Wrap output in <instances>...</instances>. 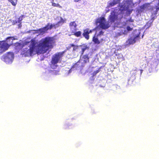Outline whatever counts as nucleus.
I'll list each match as a JSON object with an SVG mask.
<instances>
[{
	"instance_id": "cd10ccee",
	"label": "nucleus",
	"mask_w": 159,
	"mask_h": 159,
	"mask_svg": "<svg viewBox=\"0 0 159 159\" xmlns=\"http://www.w3.org/2000/svg\"><path fill=\"white\" fill-rule=\"evenodd\" d=\"M70 125H69L68 124H66L65 125V129H66Z\"/></svg>"
},
{
	"instance_id": "bb28decb",
	"label": "nucleus",
	"mask_w": 159,
	"mask_h": 159,
	"mask_svg": "<svg viewBox=\"0 0 159 159\" xmlns=\"http://www.w3.org/2000/svg\"><path fill=\"white\" fill-rule=\"evenodd\" d=\"M104 32L102 31H101L99 32V34L97 35V36H98L99 35L103 34Z\"/></svg>"
},
{
	"instance_id": "f257e3e1",
	"label": "nucleus",
	"mask_w": 159,
	"mask_h": 159,
	"mask_svg": "<svg viewBox=\"0 0 159 159\" xmlns=\"http://www.w3.org/2000/svg\"><path fill=\"white\" fill-rule=\"evenodd\" d=\"M52 39L50 37H46L42 39L36 46L37 53H45L49 48L53 47Z\"/></svg>"
},
{
	"instance_id": "7ed1b4c3",
	"label": "nucleus",
	"mask_w": 159,
	"mask_h": 159,
	"mask_svg": "<svg viewBox=\"0 0 159 159\" xmlns=\"http://www.w3.org/2000/svg\"><path fill=\"white\" fill-rule=\"evenodd\" d=\"M89 57L88 54H85L80 58V60L75 64L74 66L77 67H83L85 64L89 62Z\"/></svg>"
},
{
	"instance_id": "4be33fe9",
	"label": "nucleus",
	"mask_w": 159,
	"mask_h": 159,
	"mask_svg": "<svg viewBox=\"0 0 159 159\" xmlns=\"http://www.w3.org/2000/svg\"><path fill=\"white\" fill-rule=\"evenodd\" d=\"M100 71V68L98 70L94 71L92 74L93 76H94L96 75Z\"/></svg>"
},
{
	"instance_id": "b1692460",
	"label": "nucleus",
	"mask_w": 159,
	"mask_h": 159,
	"mask_svg": "<svg viewBox=\"0 0 159 159\" xmlns=\"http://www.w3.org/2000/svg\"><path fill=\"white\" fill-rule=\"evenodd\" d=\"M10 39H11L12 41L15 39L13 37H8L7 38V40Z\"/></svg>"
},
{
	"instance_id": "9b49d317",
	"label": "nucleus",
	"mask_w": 159,
	"mask_h": 159,
	"mask_svg": "<svg viewBox=\"0 0 159 159\" xmlns=\"http://www.w3.org/2000/svg\"><path fill=\"white\" fill-rule=\"evenodd\" d=\"M69 27L71 33L73 31H76L77 30V25L75 21L70 22L69 24Z\"/></svg>"
},
{
	"instance_id": "412c9836",
	"label": "nucleus",
	"mask_w": 159,
	"mask_h": 159,
	"mask_svg": "<svg viewBox=\"0 0 159 159\" xmlns=\"http://www.w3.org/2000/svg\"><path fill=\"white\" fill-rule=\"evenodd\" d=\"M51 3L52 4V6L53 7H59L60 8L62 7L59 3H55L53 1H52Z\"/></svg>"
},
{
	"instance_id": "a878e982",
	"label": "nucleus",
	"mask_w": 159,
	"mask_h": 159,
	"mask_svg": "<svg viewBox=\"0 0 159 159\" xmlns=\"http://www.w3.org/2000/svg\"><path fill=\"white\" fill-rule=\"evenodd\" d=\"M128 31H131L132 30V28H130L129 26H127L126 28Z\"/></svg>"
},
{
	"instance_id": "c756f323",
	"label": "nucleus",
	"mask_w": 159,
	"mask_h": 159,
	"mask_svg": "<svg viewBox=\"0 0 159 159\" xmlns=\"http://www.w3.org/2000/svg\"><path fill=\"white\" fill-rule=\"evenodd\" d=\"M92 30H89V29H88V32H89V34L90 33H92Z\"/></svg>"
},
{
	"instance_id": "2eb2a0df",
	"label": "nucleus",
	"mask_w": 159,
	"mask_h": 159,
	"mask_svg": "<svg viewBox=\"0 0 159 159\" xmlns=\"http://www.w3.org/2000/svg\"><path fill=\"white\" fill-rule=\"evenodd\" d=\"M72 47H73V51L75 52L78 51V50L79 49L80 46L78 45H75L73 44H69V48H70Z\"/></svg>"
},
{
	"instance_id": "4468645a",
	"label": "nucleus",
	"mask_w": 159,
	"mask_h": 159,
	"mask_svg": "<svg viewBox=\"0 0 159 159\" xmlns=\"http://www.w3.org/2000/svg\"><path fill=\"white\" fill-rule=\"evenodd\" d=\"M84 32L83 33V36L87 40H88L89 38V34L88 32V28L84 30Z\"/></svg>"
},
{
	"instance_id": "c85d7f7f",
	"label": "nucleus",
	"mask_w": 159,
	"mask_h": 159,
	"mask_svg": "<svg viewBox=\"0 0 159 159\" xmlns=\"http://www.w3.org/2000/svg\"><path fill=\"white\" fill-rule=\"evenodd\" d=\"M129 22H133L134 21V20H133L131 18H130V19L129 20Z\"/></svg>"
},
{
	"instance_id": "aec40b11",
	"label": "nucleus",
	"mask_w": 159,
	"mask_h": 159,
	"mask_svg": "<svg viewBox=\"0 0 159 159\" xmlns=\"http://www.w3.org/2000/svg\"><path fill=\"white\" fill-rule=\"evenodd\" d=\"M66 20H64L61 17L60 20L58 21L57 23L56 24V25H59V24L61 23V25H62L64 23L66 22Z\"/></svg>"
},
{
	"instance_id": "6e6552de",
	"label": "nucleus",
	"mask_w": 159,
	"mask_h": 159,
	"mask_svg": "<svg viewBox=\"0 0 159 159\" xmlns=\"http://www.w3.org/2000/svg\"><path fill=\"white\" fill-rule=\"evenodd\" d=\"M53 25L52 24H50L49 23H48V24L45 27L39 29L36 31L39 32L40 33L44 34L48 30H51L53 27Z\"/></svg>"
},
{
	"instance_id": "473e14b6",
	"label": "nucleus",
	"mask_w": 159,
	"mask_h": 159,
	"mask_svg": "<svg viewBox=\"0 0 159 159\" xmlns=\"http://www.w3.org/2000/svg\"><path fill=\"white\" fill-rule=\"evenodd\" d=\"M143 71V70H141V73Z\"/></svg>"
},
{
	"instance_id": "393cba45",
	"label": "nucleus",
	"mask_w": 159,
	"mask_h": 159,
	"mask_svg": "<svg viewBox=\"0 0 159 159\" xmlns=\"http://www.w3.org/2000/svg\"><path fill=\"white\" fill-rule=\"evenodd\" d=\"M53 72V73L55 75H57L58 74V73L59 72V71L58 70H54L52 71Z\"/></svg>"
},
{
	"instance_id": "f8f14e48",
	"label": "nucleus",
	"mask_w": 159,
	"mask_h": 159,
	"mask_svg": "<svg viewBox=\"0 0 159 159\" xmlns=\"http://www.w3.org/2000/svg\"><path fill=\"white\" fill-rule=\"evenodd\" d=\"M149 4L145 3L139 7L137 10V12L139 13H141L146 8H147Z\"/></svg>"
},
{
	"instance_id": "9d476101",
	"label": "nucleus",
	"mask_w": 159,
	"mask_h": 159,
	"mask_svg": "<svg viewBox=\"0 0 159 159\" xmlns=\"http://www.w3.org/2000/svg\"><path fill=\"white\" fill-rule=\"evenodd\" d=\"M117 18L115 12L112 11L111 12L110 15L109 16L108 21L111 23H114L117 19Z\"/></svg>"
},
{
	"instance_id": "2f4dec72",
	"label": "nucleus",
	"mask_w": 159,
	"mask_h": 159,
	"mask_svg": "<svg viewBox=\"0 0 159 159\" xmlns=\"http://www.w3.org/2000/svg\"><path fill=\"white\" fill-rule=\"evenodd\" d=\"M116 55L115 56H120V55H121V54H115Z\"/></svg>"
},
{
	"instance_id": "f704fd0d",
	"label": "nucleus",
	"mask_w": 159,
	"mask_h": 159,
	"mask_svg": "<svg viewBox=\"0 0 159 159\" xmlns=\"http://www.w3.org/2000/svg\"><path fill=\"white\" fill-rule=\"evenodd\" d=\"M114 53H116V52H114Z\"/></svg>"
},
{
	"instance_id": "5701e85b",
	"label": "nucleus",
	"mask_w": 159,
	"mask_h": 159,
	"mask_svg": "<svg viewBox=\"0 0 159 159\" xmlns=\"http://www.w3.org/2000/svg\"><path fill=\"white\" fill-rule=\"evenodd\" d=\"M24 17V16L23 15L20 16L18 18V22L20 23L21 21L23 20Z\"/></svg>"
},
{
	"instance_id": "dca6fc26",
	"label": "nucleus",
	"mask_w": 159,
	"mask_h": 159,
	"mask_svg": "<svg viewBox=\"0 0 159 159\" xmlns=\"http://www.w3.org/2000/svg\"><path fill=\"white\" fill-rule=\"evenodd\" d=\"M120 0H113L112 2L108 4V7H112L120 3Z\"/></svg>"
},
{
	"instance_id": "6ab92c4d",
	"label": "nucleus",
	"mask_w": 159,
	"mask_h": 159,
	"mask_svg": "<svg viewBox=\"0 0 159 159\" xmlns=\"http://www.w3.org/2000/svg\"><path fill=\"white\" fill-rule=\"evenodd\" d=\"M10 2L11 4L14 6H15L17 4L18 0H8Z\"/></svg>"
},
{
	"instance_id": "39448f33",
	"label": "nucleus",
	"mask_w": 159,
	"mask_h": 159,
	"mask_svg": "<svg viewBox=\"0 0 159 159\" xmlns=\"http://www.w3.org/2000/svg\"><path fill=\"white\" fill-rule=\"evenodd\" d=\"M96 24L99 23V27L102 29H108L110 25L109 23L107 22H106L105 18L104 17L98 18L96 22Z\"/></svg>"
},
{
	"instance_id": "f03ea898",
	"label": "nucleus",
	"mask_w": 159,
	"mask_h": 159,
	"mask_svg": "<svg viewBox=\"0 0 159 159\" xmlns=\"http://www.w3.org/2000/svg\"><path fill=\"white\" fill-rule=\"evenodd\" d=\"M30 43L29 45V49L27 48H24L22 51V53L25 56H32L34 52H35L36 42L34 39L31 40Z\"/></svg>"
},
{
	"instance_id": "f3484780",
	"label": "nucleus",
	"mask_w": 159,
	"mask_h": 159,
	"mask_svg": "<svg viewBox=\"0 0 159 159\" xmlns=\"http://www.w3.org/2000/svg\"><path fill=\"white\" fill-rule=\"evenodd\" d=\"M72 35H75L77 37H79L81 36V32L80 31H79L76 32V31H73L71 33Z\"/></svg>"
},
{
	"instance_id": "ddd939ff",
	"label": "nucleus",
	"mask_w": 159,
	"mask_h": 159,
	"mask_svg": "<svg viewBox=\"0 0 159 159\" xmlns=\"http://www.w3.org/2000/svg\"><path fill=\"white\" fill-rule=\"evenodd\" d=\"M80 47L81 48V55H82L84 54V51L86 49H89V47L87 46V45L85 44L80 45Z\"/></svg>"
},
{
	"instance_id": "7c9ffc66",
	"label": "nucleus",
	"mask_w": 159,
	"mask_h": 159,
	"mask_svg": "<svg viewBox=\"0 0 159 159\" xmlns=\"http://www.w3.org/2000/svg\"><path fill=\"white\" fill-rule=\"evenodd\" d=\"M81 1V0H74V1L75 2H78Z\"/></svg>"
},
{
	"instance_id": "a211bd4d",
	"label": "nucleus",
	"mask_w": 159,
	"mask_h": 159,
	"mask_svg": "<svg viewBox=\"0 0 159 159\" xmlns=\"http://www.w3.org/2000/svg\"><path fill=\"white\" fill-rule=\"evenodd\" d=\"M93 41L95 44H99L100 42L98 39L97 37H96L95 35L93 37Z\"/></svg>"
},
{
	"instance_id": "20e7f679",
	"label": "nucleus",
	"mask_w": 159,
	"mask_h": 159,
	"mask_svg": "<svg viewBox=\"0 0 159 159\" xmlns=\"http://www.w3.org/2000/svg\"><path fill=\"white\" fill-rule=\"evenodd\" d=\"M66 51H64L61 52H57L53 56L51 61L52 64L53 65L57 64L63 56V54Z\"/></svg>"
},
{
	"instance_id": "423d86ee",
	"label": "nucleus",
	"mask_w": 159,
	"mask_h": 159,
	"mask_svg": "<svg viewBox=\"0 0 159 159\" xmlns=\"http://www.w3.org/2000/svg\"><path fill=\"white\" fill-rule=\"evenodd\" d=\"M14 57V54L12 52H8L3 55L2 60L7 63L12 62Z\"/></svg>"
},
{
	"instance_id": "0eeeda50",
	"label": "nucleus",
	"mask_w": 159,
	"mask_h": 159,
	"mask_svg": "<svg viewBox=\"0 0 159 159\" xmlns=\"http://www.w3.org/2000/svg\"><path fill=\"white\" fill-rule=\"evenodd\" d=\"M10 45L4 41H0V54H2L9 48Z\"/></svg>"
},
{
	"instance_id": "1a4fd4ad",
	"label": "nucleus",
	"mask_w": 159,
	"mask_h": 159,
	"mask_svg": "<svg viewBox=\"0 0 159 159\" xmlns=\"http://www.w3.org/2000/svg\"><path fill=\"white\" fill-rule=\"evenodd\" d=\"M140 33L137 35L134 36V37H130L129 38L127 42L129 44H132L135 43L137 40L139 39V38Z\"/></svg>"
},
{
	"instance_id": "72a5a7b5",
	"label": "nucleus",
	"mask_w": 159,
	"mask_h": 159,
	"mask_svg": "<svg viewBox=\"0 0 159 159\" xmlns=\"http://www.w3.org/2000/svg\"><path fill=\"white\" fill-rule=\"evenodd\" d=\"M50 0L51 1H52L54 2V0Z\"/></svg>"
}]
</instances>
